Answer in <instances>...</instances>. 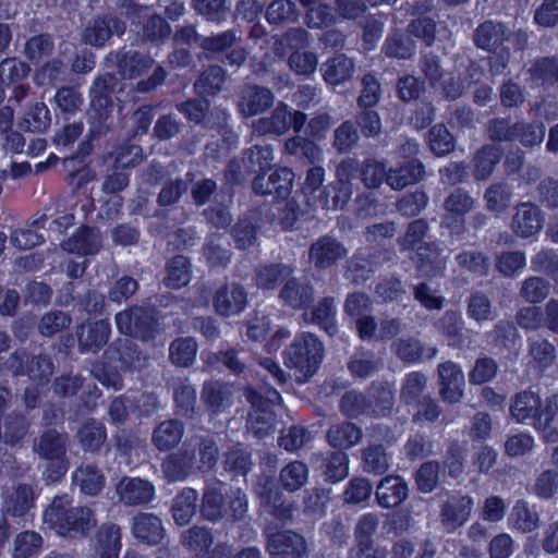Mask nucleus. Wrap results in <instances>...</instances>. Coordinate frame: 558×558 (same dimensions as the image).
Listing matches in <instances>:
<instances>
[{
	"label": "nucleus",
	"instance_id": "c03bdc74",
	"mask_svg": "<svg viewBox=\"0 0 558 558\" xmlns=\"http://www.w3.org/2000/svg\"><path fill=\"white\" fill-rule=\"evenodd\" d=\"M191 279L190 263L184 256L173 257L167 267L165 283L167 287L178 289L186 286Z\"/></svg>",
	"mask_w": 558,
	"mask_h": 558
},
{
	"label": "nucleus",
	"instance_id": "412c9836",
	"mask_svg": "<svg viewBox=\"0 0 558 558\" xmlns=\"http://www.w3.org/2000/svg\"><path fill=\"white\" fill-rule=\"evenodd\" d=\"M416 50V44L408 34H403L399 29H395L386 37L381 52L391 59L409 60Z\"/></svg>",
	"mask_w": 558,
	"mask_h": 558
},
{
	"label": "nucleus",
	"instance_id": "864d4df0",
	"mask_svg": "<svg viewBox=\"0 0 558 558\" xmlns=\"http://www.w3.org/2000/svg\"><path fill=\"white\" fill-rule=\"evenodd\" d=\"M363 470L367 473L383 474L388 468V460L381 445H371L362 450Z\"/></svg>",
	"mask_w": 558,
	"mask_h": 558
},
{
	"label": "nucleus",
	"instance_id": "e433bc0d",
	"mask_svg": "<svg viewBox=\"0 0 558 558\" xmlns=\"http://www.w3.org/2000/svg\"><path fill=\"white\" fill-rule=\"evenodd\" d=\"M134 534L147 543L157 544L163 537V529L157 517L143 513L135 518Z\"/></svg>",
	"mask_w": 558,
	"mask_h": 558
},
{
	"label": "nucleus",
	"instance_id": "4be33fe9",
	"mask_svg": "<svg viewBox=\"0 0 558 558\" xmlns=\"http://www.w3.org/2000/svg\"><path fill=\"white\" fill-rule=\"evenodd\" d=\"M125 24L116 17H104L94 21L84 32V39L90 45H102L112 34L122 35Z\"/></svg>",
	"mask_w": 558,
	"mask_h": 558
},
{
	"label": "nucleus",
	"instance_id": "cd10ccee",
	"mask_svg": "<svg viewBox=\"0 0 558 558\" xmlns=\"http://www.w3.org/2000/svg\"><path fill=\"white\" fill-rule=\"evenodd\" d=\"M501 156L502 150L496 145L486 144L480 148L473 157L474 178L485 180L490 177Z\"/></svg>",
	"mask_w": 558,
	"mask_h": 558
},
{
	"label": "nucleus",
	"instance_id": "13d9d810",
	"mask_svg": "<svg viewBox=\"0 0 558 558\" xmlns=\"http://www.w3.org/2000/svg\"><path fill=\"white\" fill-rule=\"evenodd\" d=\"M348 368L353 376L365 378L376 372L378 362L372 351L360 350L352 355Z\"/></svg>",
	"mask_w": 558,
	"mask_h": 558
},
{
	"label": "nucleus",
	"instance_id": "72a5a7b5",
	"mask_svg": "<svg viewBox=\"0 0 558 558\" xmlns=\"http://www.w3.org/2000/svg\"><path fill=\"white\" fill-rule=\"evenodd\" d=\"M550 282L539 276H531L521 282L519 295L530 304L543 302L550 293Z\"/></svg>",
	"mask_w": 558,
	"mask_h": 558
},
{
	"label": "nucleus",
	"instance_id": "6ab92c4d",
	"mask_svg": "<svg viewBox=\"0 0 558 558\" xmlns=\"http://www.w3.org/2000/svg\"><path fill=\"white\" fill-rule=\"evenodd\" d=\"M506 39V26L500 22L490 20L481 23L473 33L474 45L486 51L497 50Z\"/></svg>",
	"mask_w": 558,
	"mask_h": 558
},
{
	"label": "nucleus",
	"instance_id": "a878e982",
	"mask_svg": "<svg viewBox=\"0 0 558 558\" xmlns=\"http://www.w3.org/2000/svg\"><path fill=\"white\" fill-rule=\"evenodd\" d=\"M271 104L272 96L268 89L251 86L243 92L239 108L244 116H255L269 108Z\"/></svg>",
	"mask_w": 558,
	"mask_h": 558
},
{
	"label": "nucleus",
	"instance_id": "4c0bfd02",
	"mask_svg": "<svg viewBox=\"0 0 558 558\" xmlns=\"http://www.w3.org/2000/svg\"><path fill=\"white\" fill-rule=\"evenodd\" d=\"M493 345L500 350H511L520 339L519 331L511 320L501 319L494 325L488 333Z\"/></svg>",
	"mask_w": 558,
	"mask_h": 558
},
{
	"label": "nucleus",
	"instance_id": "774afa93",
	"mask_svg": "<svg viewBox=\"0 0 558 558\" xmlns=\"http://www.w3.org/2000/svg\"><path fill=\"white\" fill-rule=\"evenodd\" d=\"M536 198L547 209L558 208V178L546 177L536 186Z\"/></svg>",
	"mask_w": 558,
	"mask_h": 558
},
{
	"label": "nucleus",
	"instance_id": "a19ab883",
	"mask_svg": "<svg viewBox=\"0 0 558 558\" xmlns=\"http://www.w3.org/2000/svg\"><path fill=\"white\" fill-rule=\"evenodd\" d=\"M427 387V377L421 372H411L405 375L400 389V400L404 404H413L420 400Z\"/></svg>",
	"mask_w": 558,
	"mask_h": 558
},
{
	"label": "nucleus",
	"instance_id": "9d476101",
	"mask_svg": "<svg viewBox=\"0 0 558 558\" xmlns=\"http://www.w3.org/2000/svg\"><path fill=\"white\" fill-rule=\"evenodd\" d=\"M413 260L421 276L427 278L442 276L447 267V257L434 242L418 245Z\"/></svg>",
	"mask_w": 558,
	"mask_h": 558
},
{
	"label": "nucleus",
	"instance_id": "423d86ee",
	"mask_svg": "<svg viewBox=\"0 0 558 558\" xmlns=\"http://www.w3.org/2000/svg\"><path fill=\"white\" fill-rule=\"evenodd\" d=\"M544 225L542 209L531 202H523L514 207L510 228L517 236L527 239L538 233Z\"/></svg>",
	"mask_w": 558,
	"mask_h": 558
},
{
	"label": "nucleus",
	"instance_id": "aec40b11",
	"mask_svg": "<svg viewBox=\"0 0 558 558\" xmlns=\"http://www.w3.org/2000/svg\"><path fill=\"white\" fill-rule=\"evenodd\" d=\"M475 205V198L462 187H457L444 201V222L449 227V219L454 221L463 220V217L470 213Z\"/></svg>",
	"mask_w": 558,
	"mask_h": 558
},
{
	"label": "nucleus",
	"instance_id": "338daca9",
	"mask_svg": "<svg viewBox=\"0 0 558 558\" xmlns=\"http://www.w3.org/2000/svg\"><path fill=\"white\" fill-rule=\"evenodd\" d=\"M439 468L440 465L436 461H427L420 466L415 473V482L420 492L427 494L436 488Z\"/></svg>",
	"mask_w": 558,
	"mask_h": 558
},
{
	"label": "nucleus",
	"instance_id": "9b49d317",
	"mask_svg": "<svg viewBox=\"0 0 558 558\" xmlns=\"http://www.w3.org/2000/svg\"><path fill=\"white\" fill-rule=\"evenodd\" d=\"M66 450V437L56 430L44 433L35 444V451L47 460H57L56 475L49 474L53 481L59 478L66 471V463L63 460Z\"/></svg>",
	"mask_w": 558,
	"mask_h": 558
},
{
	"label": "nucleus",
	"instance_id": "37998d69",
	"mask_svg": "<svg viewBox=\"0 0 558 558\" xmlns=\"http://www.w3.org/2000/svg\"><path fill=\"white\" fill-rule=\"evenodd\" d=\"M120 537L119 527L104 525L97 534L99 558H118Z\"/></svg>",
	"mask_w": 558,
	"mask_h": 558
},
{
	"label": "nucleus",
	"instance_id": "4d7b16f0",
	"mask_svg": "<svg viewBox=\"0 0 558 558\" xmlns=\"http://www.w3.org/2000/svg\"><path fill=\"white\" fill-rule=\"evenodd\" d=\"M308 477V470L305 463L294 461L281 470V487L289 492L300 489Z\"/></svg>",
	"mask_w": 558,
	"mask_h": 558
},
{
	"label": "nucleus",
	"instance_id": "ea45409f",
	"mask_svg": "<svg viewBox=\"0 0 558 558\" xmlns=\"http://www.w3.org/2000/svg\"><path fill=\"white\" fill-rule=\"evenodd\" d=\"M197 494L192 488H184L174 499L172 513L179 524H186L196 511Z\"/></svg>",
	"mask_w": 558,
	"mask_h": 558
},
{
	"label": "nucleus",
	"instance_id": "6e6552de",
	"mask_svg": "<svg viewBox=\"0 0 558 558\" xmlns=\"http://www.w3.org/2000/svg\"><path fill=\"white\" fill-rule=\"evenodd\" d=\"M437 328L447 339L448 345L459 350L472 348V331L464 328V322L459 312L446 311L438 319Z\"/></svg>",
	"mask_w": 558,
	"mask_h": 558
},
{
	"label": "nucleus",
	"instance_id": "de8ad7c7",
	"mask_svg": "<svg viewBox=\"0 0 558 558\" xmlns=\"http://www.w3.org/2000/svg\"><path fill=\"white\" fill-rule=\"evenodd\" d=\"M223 496L218 488L208 487L202 499L201 512L207 520H218L228 513Z\"/></svg>",
	"mask_w": 558,
	"mask_h": 558
},
{
	"label": "nucleus",
	"instance_id": "2eb2a0df",
	"mask_svg": "<svg viewBox=\"0 0 558 558\" xmlns=\"http://www.w3.org/2000/svg\"><path fill=\"white\" fill-rule=\"evenodd\" d=\"M109 335L110 325L105 320L84 323L76 330L78 345L84 352H97L107 343Z\"/></svg>",
	"mask_w": 558,
	"mask_h": 558
},
{
	"label": "nucleus",
	"instance_id": "bf43d9fd",
	"mask_svg": "<svg viewBox=\"0 0 558 558\" xmlns=\"http://www.w3.org/2000/svg\"><path fill=\"white\" fill-rule=\"evenodd\" d=\"M517 140L525 147L539 145L546 134L543 122H515Z\"/></svg>",
	"mask_w": 558,
	"mask_h": 558
},
{
	"label": "nucleus",
	"instance_id": "f03ea898",
	"mask_svg": "<svg viewBox=\"0 0 558 558\" xmlns=\"http://www.w3.org/2000/svg\"><path fill=\"white\" fill-rule=\"evenodd\" d=\"M45 523L61 536L86 535L96 525L90 508L75 504L66 497H56L44 514Z\"/></svg>",
	"mask_w": 558,
	"mask_h": 558
},
{
	"label": "nucleus",
	"instance_id": "7ed1b4c3",
	"mask_svg": "<svg viewBox=\"0 0 558 558\" xmlns=\"http://www.w3.org/2000/svg\"><path fill=\"white\" fill-rule=\"evenodd\" d=\"M287 367L294 369L298 381L312 377L324 357V345L313 333H301L284 352Z\"/></svg>",
	"mask_w": 558,
	"mask_h": 558
},
{
	"label": "nucleus",
	"instance_id": "4468645a",
	"mask_svg": "<svg viewBox=\"0 0 558 558\" xmlns=\"http://www.w3.org/2000/svg\"><path fill=\"white\" fill-rule=\"evenodd\" d=\"M314 461L327 482L338 483L349 475V456L344 451L317 453Z\"/></svg>",
	"mask_w": 558,
	"mask_h": 558
},
{
	"label": "nucleus",
	"instance_id": "f257e3e1",
	"mask_svg": "<svg viewBox=\"0 0 558 558\" xmlns=\"http://www.w3.org/2000/svg\"><path fill=\"white\" fill-rule=\"evenodd\" d=\"M511 417L519 424H532L546 442H558V429L553 425L558 413V395L545 402L538 393L523 390L515 393L509 408Z\"/></svg>",
	"mask_w": 558,
	"mask_h": 558
},
{
	"label": "nucleus",
	"instance_id": "c756f323",
	"mask_svg": "<svg viewBox=\"0 0 558 558\" xmlns=\"http://www.w3.org/2000/svg\"><path fill=\"white\" fill-rule=\"evenodd\" d=\"M466 315L478 324L492 320L495 311L488 295L482 291H472L466 300Z\"/></svg>",
	"mask_w": 558,
	"mask_h": 558
},
{
	"label": "nucleus",
	"instance_id": "8fccbe9b",
	"mask_svg": "<svg viewBox=\"0 0 558 558\" xmlns=\"http://www.w3.org/2000/svg\"><path fill=\"white\" fill-rule=\"evenodd\" d=\"M532 78L543 85L558 84V57H545L535 61L531 68Z\"/></svg>",
	"mask_w": 558,
	"mask_h": 558
},
{
	"label": "nucleus",
	"instance_id": "f704fd0d",
	"mask_svg": "<svg viewBox=\"0 0 558 558\" xmlns=\"http://www.w3.org/2000/svg\"><path fill=\"white\" fill-rule=\"evenodd\" d=\"M183 435V425L179 421L169 420L160 423L154 432V444L160 450L174 447Z\"/></svg>",
	"mask_w": 558,
	"mask_h": 558
},
{
	"label": "nucleus",
	"instance_id": "2f4dec72",
	"mask_svg": "<svg viewBox=\"0 0 558 558\" xmlns=\"http://www.w3.org/2000/svg\"><path fill=\"white\" fill-rule=\"evenodd\" d=\"M525 266L526 256L522 251H506L495 256V268L506 278H514Z\"/></svg>",
	"mask_w": 558,
	"mask_h": 558
},
{
	"label": "nucleus",
	"instance_id": "dca6fc26",
	"mask_svg": "<svg viewBox=\"0 0 558 558\" xmlns=\"http://www.w3.org/2000/svg\"><path fill=\"white\" fill-rule=\"evenodd\" d=\"M369 414L386 416L391 413L395 404L393 387L387 381H374L367 389Z\"/></svg>",
	"mask_w": 558,
	"mask_h": 558
},
{
	"label": "nucleus",
	"instance_id": "09e8293b",
	"mask_svg": "<svg viewBox=\"0 0 558 558\" xmlns=\"http://www.w3.org/2000/svg\"><path fill=\"white\" fill-rule=\"evenodd\" d=\"M428 145L436 156H445L454 149V137L444 124H436L428 131Z\"/></svg>",
	"mask_w": 558,
	"mask_h": 558
},
{
	"label": "nucleus",
	"instance_id": "473e14b6",
	"mask_svg": "<svg viewBox=\"0 0 558 558\" xmlns=\"http://www.w3.org/2000/svg\"><path fill=\"white\" fill-rule=\"evenodd\" d=\"M284 149L288 154L304 159L311 165H315L322 160V149L306 137L295 136L290 138L286 142Z\"/></svg>",
	"mask_w": 558,
	"mask_h": 558
},
{
	"label": "nucleus",
	"instance_id": "5701e85b",
	"mask_svg": "<svg viewBox=\"0 0 558 558\" xmlns=\"http://www.w3.org/2000/svg\"><path fill=\"white\" fill-rule=\"evenodd\" d=\"M246 302L243 289L235 284H226L217 291L215 306L219 314L230 315L240 312Z\"/></svg>",
	"mask_w": 558,
	"mask_h": 558
},
{
	"label": "nucleus",
	"instance_id": "bb28decb",
	"mask_svg": "<svg viewBox=\"0 0 558 558\" xmlns=\"http://www.w3.org/2000/svg\"><path fill=\"white\" fill-rule=\"evenodd\" d=\"M281 299L290 307L301 310L313 302L314 291L310 284L292 278L281 289Z\"/></svg>",
	"mask_w": 558,
	"mask_h": 558
},
{
	"label": "nucleus",
	"instance_id": "58836bf2",
	"mask_svg": "<svg viewBox=\"0 0 558 558\" xmlns=\"http://www.w3.org/2000/svg\"><path fill=\"white\" fill-rule=\"evenodd\" d=\"M335 316V300L331 296H327L314 307L310 322L320 325L328 335L333 336L338 332Z\"/></svg>",
	"mask_w": 558,
	"mask_h": 558
},
{
	"label": "nucleus",
	"instance_id": "e2e57ef3",
	"mask_svg": "<svg viewBox=\"0 0 558 558\" xmlns=\"http://www.w3.org/2000/svg\"><path fill=\"white\" fill-rule=\"evenodd\" d=\"M441 414V408L430 396H424L415 401V411L412 414V422L415 424L434 423Z\"/></svg>",
	"mask_w": 558,
	"mask_h": 558
},
{
	"label": "nucleus",
	"instance_id": "f8f14e48",
	"mask_svg": "<svg viewBox=\"0 0 558 558\" xmlns=\"http://www.w3.org/2000/svg\"><path fill=\"white\" fill-rule=\"evenodd\" d=\"M375 495L380 507L393 508L408 498V484L400 475H387L379 481Z\"/></svg>",
	"mask_w": 558,
	"mask_h": 558
},
{
	"label": "nucleus",
	"instance_id": "393cba45",
	"mask_svg": "<svg viewBox=\"0 0 558 558\" xmlns=\"http://www.w3.org/2000/svg\"><path fill=\"white\" fill-rule=\"evenodd\" d=\"M362 435V429L354 423L342 422L328 428L326 439L332 448L349 449L360 442Z\"/></svg>",
	"mask_w": 558,
	"mask_h": 558
},
{
	"label": "nucleus",
	"instance_id": "6e6d98bb",
	"mask_svg": "<svg viewBox=\"0 0 558 558\" xmlns=\"http://www.w3.org/2000/svg\"><path fill=\"white\" fill-rule=\"evenodd\" d=\"M34 505V492L27 485H19L8 497L7 510L13 515H24Z\"/></svg>",
	"mask_w": 558,
	"mask_h": 558
},
{
	"label": "nucleus",
	"instance_id": "603ef678",
	"mask_svg": "<svg viewBox=\"0 0 558 558\" xmlns=\"http://www.w3.org/2000/svg\"><path fill=\"white\" fill-rule=\"evenodd\" d=\"M436 21L429 16H418L407 25V33L429 47L436 39Z\"/></svg>",
	"mask_w": 558,
	"mask_h": 558
},
{
	"label": "nucleus",
	"instance_id": "5fc2aeb1",
	"mask_svg": "<svg viewBox=\"0 0 558 558\" xmlns=\"http://www.w3.org/2000/svg\"><path fill=\"white\" fill-rule=\"evenodd\" d=\"M74 482L83 493L96 495L104 486V476L92 465H81L75 471Z\"/></svg>",
	"mask_w": 558,
	"mask_h": 558
},
{
	"label": "nucleus",
	"instance_id": "79ce46f5",
	"mask_svg": "<svg viewBox=\"0 0 558 558\" xmlns=\"http://www.w3.org/2000/svg\"><path fill=\"white\" fill-rule=\"evenodd\" d=\"M511 197L510 186L502 182L492 184L484 193L486 207L493 213L505 211L511 203Z\"/></svg>",
	"mask_w": 558,
	"mask_h": 558
},
{
	"label": "nucleus",
	"instance_id": "052dcab7",
	"mask_svg": "<svg viewBox=\"0 0 558 558\" xmlns=\"http://www.w3.org/2000/svg\"><path fill=\"white\" fill-rule=\"evenodd\" d=\"M367 396L355 391H347L340 400V410L347 417H357L362 414H369Z\"/></svg>",
	"mask_w": 558,
	"mask_h": 558
},
{
	"label": "nucleus",
	"instance_id": "3c124183",
	"mask_svg": "<svg viewBox=\"0 0 558 558\" xmlns=\"http://www.w3.org/2000/svg\"><path fill=\"white\" fill-rule=\"evenodd\" d=\"M529 356L539 368L549 367L556 360V348L546 339H529Z\"/></svg>",
	"mask_w": 558,
	"mask_h": 558
},
{
	"label": "nucleus",
	"instance_id": "a211bd4d",
	"mask_svg": "<svg viewBox=\"0 0 558 558\" xmlns=\"http://www.w3.org/2000/svg\"><path fill=\"white\" fill-rule=\"evenodd\" d=\"M424 165L412 159L397 168H390L387 172L386 183L396 191L403 190L408 185L415 184L424 177Z\"/></svg>",
	"mask_w": 558,
	"mask_h": 558
},
{
	"label": "nucleus",
	"instance_id": "a18cd8bd",
	"mask_svg": "<svg viewBox=\"0 0 558 558\" xmlns=\"http://www.w3.org/2000/svg\"><path fill=\"white\" fill-rule=\"evenodd\" d=\"M360 134L351 120H345L333 131V148L340 153L351 151L359 143Z\"/></svg>",
	"mask_w": 558,
	"mask_h": 558
},
{
	"label": "nucleus",
	"instance_id": "c85d7f7f",
	"mask_svg": "<svg viewBox=\"0 0 558 558\" xmlns=\"http://www.w3.org/2000/svg\"><path fill=\"white\" fill-rule=\"evenodd\" d=\"M100 245L101 241L98 232L89 227H84L63 243V248L71 253L87 255L97 253Z\"/></svg>",
	"mask_w": 558,
	"mask_h": 558
},
{
	"label": "nucleus",
	"instance_id": "c9c22d12",
	"mask_svg": "<svg viewBox=\"0 0 558 558\" xmlns=\"http://www.w3.org/2000/svg\"><path fill=\"white\" fill-rule=\"evenodd\" d=\"M194 454L187 450L170 454L163 462V473L171 481L184 478L193 466Z\"/></svg>",
	"mask_w": 558,
	"mask_h": 558
},
{
	"label": "nucleus",
	"instance_id": "0e129e2a",
	"mask_svg": "<svg viewBox=\"0 0 558 558\" xmlns=\"http://www.w3.org/2000/svg\"><path fill=\"white\" fill-rule=\"evenodd\" d=\"M307 546L304 537L292 531L281 532V558H305Z\"/></svg>",
	"mask_w": 558,
	"mask_h": 558
},
{
	"label": "nucleus",
	"instance_id": "0eeeda50",
	"mask_svg": "<svg viewBox=\"0 0 558 558\" xmlns=\"http://www.w3.org/2000/svg\"><path fill=\"white\" fill-rule=\"evenodd\" d=\"M474 506L469 495H453L449 497L440 509V522L447 532H453L462 526L470 518Z\"/></svg>",
	"mask_w": 558,
	"mask_h": 558
},
{
	"label": "nucleus",
	"instance_id": "ddd939ff",
	"mask_svg": "<svg viewBox=\"0 0 558 558\" xmlns=\"http://www.w3.org/2000/svg\"><path fill=\"white\" fill-rule=\"evenodd\" d=\"M114 62L122 78L134 80L145 75L155 61L149 56L133 50H123L116 54Z\"/></svg>",
	"mask_w": 558,
	"mask_h": 558
},
{
	"label": "nucleus",
	"instance_id": "7c9ffc66",
	"mask_svg": "<svg viewBox=\"0 0 558 558\" xmlns=\"http://www.w3.org/2000/svg\"><path fill=\"white\" fill-rule=\"evenodd\" d=\"M509 520L513 529L522 533H530L538 527L539 514L532 510L526 501L518 500L512 508Z\"/></svg>",
	"mask_w": 558,
	"mask_h": 558
},
{
	"label": "nucleus",
	"instance_id": "20e7f679",
	"mask_svg": "<svg viewBox=\"0 0 558 558\" xmlns=\"http://www.w3.org/2000/svg\"><path fill=\"white\" fill-rule=\"evenodd\" d=\"M117 326L122 333L140 338L150 339L156 332V318L154 313L143 307H131L121 312L116 317Z\"/></svg>",
	"mask_w": 558,
	"mask_h": 558
},
{
	"label": "nucleus",
	"instance_id": "f3484780",
	"mask_svg": "<svg viewBox=\"0 0 558 558\" xmlns=\"http://www.w3.org/2000/svg\"><path fill=\"white\" fill-rule=\"evenodd\" d=\"M354 70V61L345 54H337L325 61L320 66L324 81L331 86H338L350 81L353 77Z\"/></svg>",
	"mask_w": 558,
	"mask_h": 558
},
{
	"label": "nucleus",
	"instance_id": "b1692460",
	"mask_svg": "<svg viewBox=\"0 0 558 558\" xmlns=\"http://www.w3.org/2000/svg\"><path fill=\"white\" fill-rule=\"evenodd\" d=\"M117 492L121 500L128 505L147 502L154 495L153 486L141 478H123L119 483Z\"/></svg>",
	"mask_w": 558,
	"mask_h": 558
},
{
	"label": "nucleus",
	"instance_id": "49530a36",
	"mask_svg": "<svg viewBox=\"0 0 558 558\" xmlns=\"http://www.w3.org/2000/svg\"><path fill=\"white\" fill-rule=\"evenodd\" d=\"M459 267L480 276H486L489 271V257L481 251H462L456 255Z\"/></svg>",
	"mask_w": 558,
	"mask_h": 558
},
{
	"label": "nucleus",
	"instance_id": "69168bd1",
	"mask_svg": "<svg viewBox=\"0 0 558 558\" xmlns=\"http://www.w3.org/2000/svg\"><path fill=\"white\" fill-rule=\"evenodd\" d=\"M373 493V486L367 478L353 477L349 481L343 492V501L350 505H357L367 500Z\"/></svg>",
	"mask_w": 558,
	"mask_h": 558
},
{
	"label": "nucleus",
	"instance_id": "1a4fd4ad",
	"mask_svg": "<svg viewBox=\"0 0 558 558\" xmlns=\"http://www.w3.org/2000/svg\"><path fill=\"white\" fill-rule=\"evenodd\" d=\"M439 396L442 401L458 403L463 397L465 384L460 366L451 361L438 365Z\"/></svg>",
	"mask_w": 558,
	"mask_h": 558
},
{
	"label": "nucleus",
	"instance_id": "680f3d73",
	"mask_svg": "<svg viewBox=\"0 0 558 558\" xmlns=\"http://www.w3.org/2000/svg\"><path fill=\"white\" fill-rule=\"evenodd\" d=\"M379 524V517L376 513H365L356 522L354 537L356 545L366 547L373 543V536L376 534Z\"/></svg>",
	"mask_w": 558,
	"mask_h": 558
},
{
	"label": "nucleus",
	"instance_id": "39448f33",
	"mask_svg": "<svg viewBox=\"0 0 558 558\" xmlns=\"http://www.w3.org/2000/svg\"><path fill=\"white\" fill-rule=\"evenodd\" d=\"M348 255V250L342 242L332 235H322L310 247L308 258L318 269H325L336 265Z\"/></svg>",
	"mask_w": 558,
	"mask_h": 558
}]
</instances>
